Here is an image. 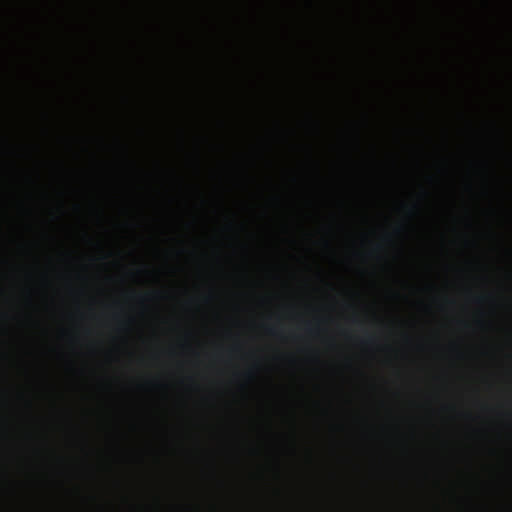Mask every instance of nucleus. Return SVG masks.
Instances as JSON below:
<instances>
[{"mask_svg":"<svg viewBox=\"0 0 512 512\" xmlns=\"http://www.w3.org/2000/svg\"><path fill=\"white\" fill-rule=\"evenodd\" d=\"M268 332H270L271 335H276V330L273 328H268Z\"/></svg>","mask_w":512,"mask_h":512,"instance_id":"obj_1","label":"nucleus"},{"mask_svg":"<svg viewBox=\"0 0 512 512\" xmlns=\"http://www.w3.org/2000/svg\"><path fill=\"white\" fill-rule=\"evenodd\" d=\"M486 297L485 296H480L477 298L478 301H483Z\"/></svg>","mask_w":512,"mask_h":512,"instance_id":"obj_2","label":"nucleus"},{"mask_svg":"<svg viewBox=\"0 0 512 512\" xmlns=\"http://www.w3.org/2000/svg\"><path fill=\"white\" fill-rule=\"evenodd\" d=\"M374 339L371 337L366 342H372Z\"/></svg>","mask_w":512,"mask_h":512,"instance_id":"obj_3","label":"nucleus"}]
</instances>
